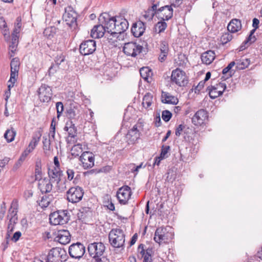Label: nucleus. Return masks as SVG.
Listing matches in <instances>:
<instances>
[{
	"label": "nucleus",
	"instance_id": "nucleus-1",
	"mask_svg": "<svg viewBox=\"0 0 262 262\" xmlns=\"http://www.w3.org/2000/svg\"><path fill=\"white\" fill-rule=\"evenodd\" d=\"M173 231L170 227H160L157 228L154 239L159 244L161 243H168L173 238Z\"/></svg>",
	"mask_w": 262,
	"mask_h": 262
},
{
	"label": "nucleus",
	"instance_id": "nucleus-2",
	"mask_svg": "<svg viewBox=\"0 0 262 262\" xmlns=\"http://www.w3.org/2000/svg\"><path fill=\"white\" fill-rule=\"evenodd\" d=\"M109 242L114 248H121L125 243V234L120 229H113L108 234Z\"/></svg>",
	"mask_w": 262,
	"mask_h": 262
},
{
	"label": "nucleus",
	"instance_id": "nucleus-3",
	"mask_svg": "<svg viewBox=\"0 0 262 262\" xmlns=\"http://www.w3.org/2000/svg\"><path fill=\"white\" fill-rule=\"evenodd\" d=\"M68 256L66 251L59 247L53 248L50 250L46 261L50 262H63L67 260Z\"/></svg>",
	"mask_w": 262,
	"mask_h": 262
},
{
	"label": "nucleus",
	"instance_id": "nucleus-4",
	"mask_svg": "<svg viewBox=\"0 0 262 262\" xmlns=\"http://www.w3.org/2000/svg\"><path fill=\"white\" fill-rule=\"evenodd\" d=\"M99 20L103 24L106 32L115 37L116 36V32H115L116 16L110 17L107 14H102L100 16Z\"/></svg>",
	"mask_w": 262,
	"mask_h": 262
},
{
	"label": "nucleus",
	"instance_id": "nucleus-5",
	"mask_svg": "<svg viewBox=\"0 0 262 262\" xmlns=\"http://www.w3.org/2000/svg\"><path fill=\"white\" fill-rule=\"evenodd\" d=\"M70 216L68 215L67 210L54 212L50 215V222L52 225H63L68 222Z\"/></svg>",
	"mask_w": 262,
	"mask_h": 262
},
{
	"label": "nucleus",
	"instance_id": "nucleus-6",
	"mask_svg": "<svg viewBox=\"0 0 262 262\" xmlns=\"http://www.w3.org/2000/svg\"><path fill=\"white\" fill-rule=\"evenodd\" d=\"M88 251L90 256L95 258V260L99 262L101 260L100 257L103 254L105 247L104 245L100 243H93L90 244L88 248Z\"/></svg>",
	"mask_w": 262,
	"mask_h": 262
},
{
	"label": "nucleus",
	"instance_id": "nucleus-7",
	"mask_svg": "<svg viewBox=\"0 0 262 262\" xmlns=\"http://www.w3.org/2000/svg\"><path fill=\"white\" fill-rule=\"evenodd\" d=\"M17 210L15 208L11 207L9 210L7 215V219L9 220V222L7 226V231L6 233V239H8L10 238L11 235L14 231L15 226L17 223Z\"/></svg>",
	"mask_w": 262,
	"mask_h": 262
},
{
	"label": "nucleus",
	"instance_id": "nucleus-8",
	"mask_svg": "<svg viewBox=\"0 0 262 262\" xmlns=\"http://www.w3.org/2000/svg\"><path fill=\"white\" fill-rule=\"evenodd\" d=\"M62 17L63 20L69 27L74 29L76 28L77 14L71 6H68L65 8V12Z\"/></svg>",
	"mask_w": 262,
	"mask_h": 262
},
{
	"label": "nucleus",
	"instance_id": "nucleus-9",
	"mask_svg": "<svg viewBox=\"0 0 262 262\" xmlns=\"http://www.w3.org/2000/svg\"><path fill=\"white\" fill-rule=\"evenodd\" d=\"M171 80L180 86H185L187 83V78L185 72L179 68L173 70L171 75Z\"/></svg>",
	"mask_w": 262,
	"mask_h": 262
},
{
	"label": "nucleus",
	"instance_id": "nucleus-10",
	"mask_svg": "<svg viewBox=\"0 0 262 262\" xmlns=\"http://www.w3.org/2000/svg\"><path fill=\"white\" fill-rule=\"evenodd\" d=\"M83 189L79 186L71 187L67 192V200L72 203L79 202L83 195Z\"/></svg>",
	"mask_w": 262,
	"mask_h": 262
},
{
	"label": "nucleus",
	"instance_id": "nucleus-11",
	"mask_svg": "<svg viewBox=\"0 0 262 262\" xmlns=\"http://www.w3.org/2000/svg\"><path fill=\"white\" fill-rule=\"evenodd\" d=\"M85 252L84 246L79 242L72 244L69 247V253L70 256L75 259H80Z\"/></svg>",
	"mask_w": 262,
	"mask_h": 262
},
{
	"label": "nucleus",
	"instance_id": "nucleus-12",
	"mask_svg": "<svg viewBox=\"0 0 262 262\" xmlns=\"http://www.w3.org/2000/svg\"><path fill=\"white\" fill-rule=\"evenodd\" d=\"M116 19L115 32H116V36L115 37L118 38L119 37L118 34L120 36H124V33L129 26L128 21L122 15L116 16Z\"/></svg>",
	"mask_w": 262,
	"mask_h": 262
},
{
	"label": "nucleus",
	"instance_id": "nucleus-13",
	"mask_svg": "<svg viewBox=\"0 0 262 262\" xmlns=\"http://www.w3.org/2000/svg\"><path fill=\"white\" fill-rule=\"evenodd\" d=\"M142 49V46L136 42H130L124 44L123 50L126 55L136 57L141 52Z\"/></svg>",
	"mask_w": 262,
	"mask_h": 262
},
{
	"label": "nucleus",
	"instance_id": "nucleus-14",
	"mask_svg": "<svg viewBox=\"0 0 262 262\" xmlns=\"http://www.w3.org/2000/svg\"><path fill=\"white\" fill-rule=\"evenodd\" d=\"M132 194L131 189L129 186L125 185L120 188L117 192V197L120 204H126Z\"/></svg>",
	"mask_w": 262,
	"mask_h": 262
},
{
	"label": "nucleus",
	"instance_id": "nucleus-15",
	"mask_svg": "<svg viewBox=\"0 0 262 262\" xmlns=\"http://www.w3.org/2000/svg\"><path fill=\"white\" fill-rule=\"evenodd\" d=\"M11 66V74L10 78L8 81V88L10 91V88L14 86L15 82L16 81V79L18 76V72L19 70V62L18 59L17 58H13L10 63Z\"/></svg>",
	"mask_w": 262,
	"mask_h": 262
},
{
	"label": "nucleus",
	"instance_id": "nucleus-16",
	"mask_svg": "<svg viewBox=\"0 0 262 262\" xmlns=\"http://www.w3.org/2000/svg\"><path fill=\"white\" fill-rule=\"evenodd\" d=\"M96 49V41L94 40H87L81 43L79 51L81 54L88 55L93 53Z\"/></svg>",
	"mask_w": 262,
	"mask_h": 262
},
{
	"label": "nucleus",
	"instance_id": "nucleus-17",
	"mask_svg": "<svg viewBox=\"0 0 262 262\" xmlns=\"http://www.w3.org/2000/svg\"><path fill=\"white\" fill-rule=\"evenodd\" d=\"M38 94L40 100L43 102L50 101L53 95L51 88L45 84L38 89Z\"/></svg>",
	"mask_w": 262,
	"mask_h": 262
},
{
	"label": "nucleus",
	"instance_id": "nucleus-18",
	"mask_svg": "<svg viewBox=\"0 0 262 262\" xmlns=\"http://www.w3.org/2000/svg\"><path fill=\"white\" fill-rule=\"evenodd\" d=\"M94 156L90 152L85 151L80 157L82 166L84 169L92 168L94 165Z\"/></svg>",
	"mask_w": 262,
	"mask_h": 262
},
{
	"label": "nucleus",
	"instance_id": "nucleus-19",
	"mask_svg": "<svg viewBox=\"0 0 262 262\" xmlns=\"http://www.w3.org/2000/svg\"><path fill=\"white\" fill-rule=\"evenodd\" d=\"M52 181L49 178L40 179L38 180V188L42 193H47L52 191L53 190Z\"/></svg>",
	"mask_w": 262,
	"mask_h": 262
},
{
	"label": "nucleus",
	"instance_id": "nucleus-20",
	"mask_svg": "<svg viewBox=\"0 0 262 262\" xmlns=\"http://www.w3.org/2000/svg\"><path fill=\"white\" fill-rule=\"evenodd\" d=\"M158 17L163 20H168L173 15V9L171 6L166 5L158 9L157 11Z\"/></svg>",
	"mask_w": 262,
	"mask_h": 262
},
{
	"label": "nucleus",
	"instance_id": "nucleus-21",
	"mask_svg": "<svg viewBox=\"0 0 262 262\" xmlns=\"http://www.w3.org/2000/svg\"><path fill=\"white\" fill-rule=\"evenodd\" d=\"M207 113L203 109L199 110L192 118V122L195 125H201L207 118Z\"/></svg>",
	"mask_w": 262,
	"mask_h": 262
},
{
	"label": "nucleus",
	"instance_id": "nucleus-22",
	"mask_svg": "<svg viewBox=\"0 0 262 262\" xmlns=\"http://www.w3.org/2000/svg\"><path fill=\"white\" fill-rule=\"evenodd\" d=\"M145 24L141 21H138L133 24L131 31L136 37H139L143 35L145 30Z\"/></svg>",
	"mask_w": 262,
	"mask_h": 262
},
{
	"label": "nucleus",
	"instance_id": "nucleus-23",
	"mask_svg": "<svg viewBox=\"0 0 262 262\" xmlns=\"http://www.w3.org/2000/svg\"><path fill=\"white\" fill-rule=\"evenodd\" d=\"M56 238L60 244L66 245L71 241V235L68 230H59Z\"/></svg>",
	"mask_w": 262,
	"mask_h": 262
},
{
	"label": "nucleus",
	"instance_id": "nucleus-24",
	"mask_svg": "<svg viewBox=\"0 0 262 262\" xmlns=\"http://www.w3.org/2000/svg\"><path fill=\"white\" fill-rule=\"evenodd\" d=\"M161 101L164 103L176 105L178 103L179 100L176 97L172 96L170 93L166 92H162L161 95Z\"/></svg>",
	"mask_w": 262,
	"mask_h": 262
},
{
	"label": "nucleus",
	"instance_id": "nucleus-25",
	"mask_svg": "<svg viewBox=\"0 0 262 262\" xmlns=\"http://www.w3.org/2000/svg\"><path fill=\"white\" fill-rule=\"evenodd\" d=\"M49 179L52 181H59V179L62 176V171L59 167L50 168L48 170Z\"/></svg>",
	"mask_w": 262,
	"mask_h": 262
},
{
	"label": "nucleus",
	"instance_id": "nucleus-26",
	"mask_svg": "<svg viewBox=\"0 0 262 262\" xmlns=\"http://www.w3.org/2000/svg\"><path fill=\"white\" fill-rule=\"evenodd\" d=\"M80 115V111L77 105L71 104L67 111V117L70 119H78Z\"/></svg>",
	"mask_w": 262,
	"mask_h": 262
},
{
	"label": "nucleus",
	"instance_id": "nucleus-27",
	"mask_svg": "<svg viewBox=\"0 0 262 262\" xmlns=\"http://www.w3.org/2000/svg\"><path fill=\"white\" fill-rule=\"evenodd\" d=\"M106 31L103 25L95 26L91 30V36L92 38H98L103 36Z\"/></svg>",
	"mask_w": 262,
	"mask_h": 262
},
{
	"label": "nucleus",
	"instance_id": "nucleus-28",
	"mask_svg": "<svg viewBox=\"0 0 262 262\" xmlns=\"http://www.w3.org/2000/svg\"><path fill=\"white\" fill-rule=\"evenodd\" d=\"M215 58V53L213 51L209 50L203 53L201 55V60L203 63L210 64Z\"/></svg>",
	"mask_w": 262,
	"mask_h": 262
},
{
	"label": "nucleus",
	"instance_id": "nucleus-29",
	"mask_svg": "<svg viewBox=\"0 0 262 262\" xmlns=\"http://www.w3.org/2000/svg\"><path fill=\"white\" fill-rule=\"evenodd\" d=\"M242 28V24L240 20L233 19L229 23L227 29L229 32L235 33Z\"/></svg>",
	"mask_w": 262,
	"mask_h": 262
},
{
	"label": "nucleus",
	"instance_id": "nucleus-30",
	"mask_svg": "<svg viewBox=\"0 0 262 262\" xmlns=\"http://www.w3.org/2000/svg\"><path fill=\"white\" fill-rule=\"evenodd\" d=\"M140 137V132L137 128L136 125L128 131L127 134V138L129 139L131 142H135Z\"/></svg>",
	"mask_w": 262,
	"mask_h": 262
},
{
	"label": "nucleus",
	"instance_id": "nucleus-31",
	"mask_svg": "<svg viewBox=\"0 0 262 262\" xmlns=\"http://www.w3.org/2000/svg\"><path fill=\"white\" fill-rule=\"evenodd\" d=\"M64 129L68 132L69 137L74 138L76 136L77 129L72 121L67 122Z\"/></svg>",
	"mask_w": 262,
	"mask_h": 262
},
{
	"label": "nucleus",
	"instance_id": "nucleus-32",
	"mask_svg": "<svg viewBox=\"0 0 262 262\" xmlns=\"http://www.w3.org/2000/svg\"><path fill=\"white\" fill-rule=\"evenodd\" d=\"M51 140L47 136H43L42 143L43 149L46 155H49L51 153L52 149L51 147Z\"/></svg>",
	"mask_w": 262,
	"mask_h": 262
},
{
	"label": "nucleus",
	"instance_id": "nucleus-33",
	"mask_svg": "<svg viewBox=\"0 0 262 262\" xmlns=\"http://www.w3.org/2000/svg\"><path fill=\"white\" fill-rule=\"evenodd\" d=\"M153 102V96L151 94L148 93H146L143 98L142 105L143 106L147 109L149 108Z\"/></svg>",
	"mask_w": 262,
	"mask_h": 262
},
{
	"label": "nucleus",
	"instance_id": "nucleus-34",
	"mask_svg": "<svg viewBox=\"0 0 262 262\" xmlns=\"http://www.w3.org/2000/svg\"><path fill=\"white\" fill-rule=\"evenodd\" d=\"M167 27V23L164 20L158 22L155 24L153 31L155 33H160L163 32Z\"/></svg>",
	"mask_w": 262,
	"mask_h": 262
},
{
	"label": "nucleus",
	"instance_id": "nucleus-35",
	"mask_svg": "<svg viewBox=\"0 0 262 262\" xmlns=\"http://www.w3.org/2000/svg\"><path fill=\"white\" fill-rule=\"evenodd\" d=\"M41 136L39 133L34 135L27 147L33 151L39 142Z\"/></svg>",
	"mask_w": 262,
	"mask_h": 262
},
{
	"label": "nucleus",
	"instance_id": "nucleus-36",
	"mask_svg": "<svg viewBox=\"0 0 262 262\" xmlns=\"http://www.w3.org/2000/svg\"><path fill=\"white\" fill-rule=\"evenodd\" d=\"M56 183V186L55 187L54 189H56L55 191H57L58 192H62L64 191L67 189V181L64 180L63 181H61V178L59 179V181H54Z\"/></svg>",
	"mask_w": 262,
	"mask_h": 262
},
{
	"label": "nucleus",
	"instance_id": "nucleus-37",
	"mask_svg": "<svg viewBox=\"0 0 262 262\" xmlns=\"http://www.w3.org/2000/svg\"><path fill=\"white\" fill-rule=\"evenodd\" d=\"M15 135L16 132L13 128H11L6 130L4 134V137L8 142H11L14 140Z\"/></svg>",
	"mask_w": 262,
	"mask_h": 262
},
{
	"label": "nucleus",
	"instance_id": "nucleus-38",
	"mask_svg": "<svg viewBox=\"0 0 262 262\" xmlns=\"http://www.w3.org/2000/svg\"><path fill=\"white\" fill-rule=\"evenodd\" d=\"M140 73L141 76L145 80H147L148 77L152 75V72L148 67H143L140 69Z\"/></svg>",
	"mask_w": 262,
	"mask_h": 262
},
{
	"label": "nucleus",
	"instance_id": "nucleus-39",
	"mask_svg": "<svg viewBox=\"0 0 262 262\" xmlns=\"http://www.w3.org/2000/svg\"><path fill=\"white\" fill-rule=\"evenodd\" d=\"M209 96L212 99H215L221 95V91L216 90L215 86L208 87Z\"/></svg>",
	"mask_w": 262,
	"mask_h": 262
},
{
	"label": "nucleus",
	"instance_id": "nucleus-40",
	"mask_svg": "<svg viewBox=\"0 0 262 262\" xmlns=\"http://www.w3.org/2000/svg\"><path fill=\"white\" fill-rule=\"evenodd\" d=\"M237 67L239 69H244L250 64V60L247 58H243L237 61Z\"/></svg>",
	"mask_w": 262,
	"mask_h": 262
},
{
	"label": "nucleus",
	"instance_id": "nucleus-41",
	"mask_svg": "<svg viewBox=\"0 0 262 262\" xmlns=\"http://www.w3.org/2000/svg\"><path fill=\"white\" fill-rule=\"evenodd\" d=\"M72 154L73 156H78L82 151V145L81 144H77L74 145L71 149Z\"/></svg>",
	"mask_w": 262,
	"mask_h": 262
},
{
	"label": "nucleus",
	"instance_id": "nucleus-42",
	"mask_svg": "<svg viewBox=\"0 0 262 262\" xmlns=\"http://www.w3.org/2000/svg\"><path fill=\"white\" fill-rule=\"evenodd\" d=\"M21 26V19L19 17H17L16 19V21L14 25V28L13 29V31L12 34L18 35L20 32Z\"/></svg>",
	"mask_w": 262,
	"mask_h": 262
},
{
	"label": "nucleus",
	"instance_id": "nucleus-43",
	"mask_svg": "<svg viewBox=\"0 0 262 262\" xmlns=\"http://www.w3.org/2000/svg\"><path fill=\"white\" fill-rule=\"evenodd\" d=\"M152 253V250L151 249H147L146 250V252L142 254V256L143 257V262H152L151 259V254Z\"/></svg>",
	"mask_w": 262,
	"mask_h": 262
},
{
	"label": "nucleus",
	"instance_id": "nucleus-44",
	"mask_svg": "<svg viewBox=\"0 0 262 262\" xmlns=\"http://www.w3.org/2000/svg\"><path fill=\"white\" fill-rule=\"evenodd\" d=\"M92 212L89 208H82L80 212L78 213V217L84 220L87 217L91 216Z\"/></svg>",
	"mask_w": 262,
	"mask_h": 262
},
{
	"label": "nucleus",
	"instance_id": "nucleus-45",
	"mask_svg": "<svg viewBox=\"0 0 262 262\" xmlns=\"http://www.w3.org/2000/svg\"><path fill=\"white\" fill-rule=\"evenodd\" d=\"M55 30L54 27H48L45 29L43 33L48 38H51L55 34Z\"/></svg>",
	"mask_w": 262,
	"mask_h": 262
},
{
	"label": "nucleus",
	"instance_id": "nucleus-46",
	"mask_svg": "<svg viewBox=\"0 0 262 262\" xmlns=\"http://www.w3.org/2000/svg\"><path fill=\"white\" fill-rule=\"evenodd\" d=\"M160 50L161 52H163L164 54H168L169 52L168 42L165 40L162 41L160 45Z\"/></svg>",
	"mask_w": 262,
	"mask_h": 262
},
{
	"label": "nucleus",
	"instance_id": "nucleus-47",
	"mask_svg": "<svg viewBox=\"0 0 262 262\" xmlns=\"http://www.w3.org/2000/svg\"><path fill=\"white\" fill-rule=\"evenodd\" d=\"M56 108L57 110V117L59 118L64 110L63 103L61 102H57L56 103Z\"/></svg>",
	"mask_w": 262,
	"mask_h": 262
},
{
	"label": "nucleus",
	"instance_id": "nucleus-48",
	"mask_svg": "<svg viewBox=\"0 0 262 262\" xmlns=\"http://www.w3.org/2000/svg\"><path fill=\"white\" fill-rule=\"evenodd\" d=\"M171 116L172 114L169 111L165 110L162 112V118L163 120L165 122H168V121H169V120L171 118Z\"/></svg>",
	"mask_w": 262,
	"mask_h": 262
},
{
	"label": "nucleus",
	"instance_id": "nucleus-49",
	"mask_svg": "<svg viewBox=\"0 0 262 262\" xmlns=\"http://www.w3.org/2000/svg\"><path fill=\"white\" fill-rule=\"evenodd\" d=\"M155 14H156L152 12V11H151L149 9H148L145 12V14L143 15V17L147 20H150L153 18V17Z\"/></svg>",
	"mask_w": 262,
	"mask_h": 262
},
{
	"label": "nucleus",
	"instance_id": "nucleus-50",
	"mask_svg": "<svg viewBox=\"0 0 262 262\" xmlns=\"http://www.w3.org/2000/svg\"><path fill=\"white\" fill-rule=\"evenodd\" d=\"M232 39V35L228 33H225L221 37V40L223 44H225L231 40Z\"/></svg>",
	"mask_w": 262,
	"mask_h": 262
},
{
	"label": "nucleus",
	"instance_id": "nucleus-51",
	"mask_svg": "<svg viewBox=\"0 0 262 262\" xmlns=\"http://www.w3.org/2000/svg\"><path fill=\"white\" fill-rule=\"evenodd\" d=\"M170 147L169 146H162L161 152L160 156L161 159H165L167 157L166 155Z\"/></svg>",
	"mask_w": 262,
	"mask_h": 262
},
{
	"label": "nucleus",
	"instance_id": "nucleus-52",
	"mask_svg": "<svg viewBox=\"0 0 262 262\" xmlns=\"http://www.w3.org/2000/svg\"><path fill=\"white\" fill-rule=\"evenodd\" d=\"M32 151L30 149V148H28V147L26 148V149L24 151V152L21 154L19 159V161L23 162L24 161L26 158L27 157V156Z\"/></svg>",
	"mask_w": 262,
	"mask_h": 262
},
{
	"label": "nucleus",
	"instance_id": "nucleus-53",
	"mask_svg": "<svg viewBox=\"0 0 262 262\" xmlns=\"http://www.w3.org/2000/svg\"><path fill=\"white\" fill-rule=\"evenodd\" d=\"M0 28L4 29V35L6 37V36L8 35V30L7 29V26L6 21L3 18H1L0 20Z\"/></svg>",
	"mask_w": 262,
	"mask_h": 262
},
{
	"label": "nucleus",
	"instance_id": "nucleus-54",
	"mask_svg": "<svg viewBox=\"0 0 262 262\" xmlns=\"http://www.w3.org/2000/svg\"><path fill=\"white\" fill-rule=\"evenodd\" d=\"M55 62L56 64L59 66L64 60V56L63 55V53L61 52L59 54H57L55 58Z\"/></svg>",
	"mask_w": 262,
	"mask_h": 262
},
{
	"label": "nucleus",
	"instance_id": "nucleus-55",
	"mask_svg": "<svg viewBox=\"0 0 262 262\" xmlns=\"http://www.w3.org/2000/svg\"><path fill=\"white\" fill-rule=\"evenodd\" d=\"M214 86L216 88V90H217L218 91H221V95L223 94V92L225 90L226 88V84L223 82H220Z\"/></svg>",
	"mask_w": 262,
	"mask_h": 262
},
{
	"label": "nucleus",
	"instance_id": "nucleus-56",
	"mask_svg": "<svg viewBox=\"0 0 262 262\" xmlns=\"http://www.w3.org/2000/svg\"><path fill=\"white\" fill-rule=\"evenodd\" d=\"M235 64V62L234 61L231 62L227 67L225 68L222 71V73L224 75H226L229 72L230 69Z\"/></svg>",
	"mask_w": 262,
	"mask_h": 262
},
{
	"label": "nucleus",
	"instance_id": "nucleus-57",
	"mask_svg": "<svg viewBox=\"0 0 262 262\" xmlns=\"http://www.w3.org/2000/svg\"><path fill=\"white\" fill-rule=\"evenodd\" d=\"M50 203V200L47 199L46 198L43 197L39 203V205L42 207H47Z\"/></svg>",
	"mask_w": 262,
	"mask_h": 262
},
{
	"label": "nucleus",
	"instance_id": "nucleus-58",
	"mask_svg": "<svg viewBox=\"0 0 262 262\" xmlns=\"http://www.w3.org/2000/svg\"><path fill=\"white\" fill-rule=\"evenodd\" d=\"M9 161V158H5L2 160H0V172L2 171L3 168L8 163Z\"/></svg>",
	"mask_w": 262,
	"mask_h": 262
},
{
	"label": "nucleus",
	"instance_id": "nucleus-59",
	"mask_svg": "<svg viewBox=\"0 0 262 262\" xmlns=\"http://www.w3.org/2000/svg\"><path fill=\"white\" fill-rule=\"evenodd\" d=\"M256 40V38L255 36L252 35L251 34H249L248 37L247 39L244 42L245 44H249L251 45L252 43L254 42Z\"/></svg>",
	"mask_w": 262,
	"mask_h": 262
},
{
	"label": "nucleus",
	"instance_id": "nucleus-60",
	"mask_svg": "<svg viewBox=\"0 0 262 262\" xmlns=\"http://www.w3.org/2000/svg\"><path fill=\"white\" fill-rule=\"evenodd\" d=\"M21 235V233L20 231L15 232L13 235L11 237V239L14 242H16L18 241Z\"/></svg>",
	"mask_w": 262,
	"mask_h": 262
},
{
	"label": "nucleus",
	"instance_id": "nucleus-61",
	"mask_svg": "<svg viewBox=\"0 0 262 262\" xmlns=\"http://www.w3.org/2000/svg\"><path fill=\"white\" fill-rule=\"evenodd\" d=\"M17 45H14L13 43H11L9 45V54L10 55V56L12 57L13 56V54L14 53L15 51L16 50Z\"/></svg>",
	"mask_w": 262,
	"mask_h": 262
},
{
	"label": "nucleus",
	"instance_id": "nucleus-62",
	"mask_svg": "<svg viewBox=\"0 0 262 262\" xmlns=\"http://www.w3.org/2000/svg\"><path fill=\"white\" fill-rule=\"evenodd\" d=\"M58 69V66L57 64L56 66L53 65L51 66L48 71L49 75L50 76L53 75L57 71Z\"/></svg>",
	"mask_w": 262,
	"mask_h": 262
},
{
	"label": "nucleus",
	"instance_id": "nucleus-63",
	"mask_svg": "<svg viewBox=\"0 0 262 262\" xmlns=\"http://www.w3.org/2000/svg\"><path fill=\"white\" fill-rule=\"evenodd\" d=\"M67 173L68 176V179L69 181H71L73 179L75 174L74 170L68 169L67 170Z\"/></svg>",
	"mask_w": 262,
	"mask_h": 262
},
{
	"label": "nucleus",
	"instance_id": "nucleus-64",
	"mask_svg": "<svg viewBox=\"0 0 262 262\" xmlns=\"http://www.w3.org/2000/svg\"><path fill=\"white\" fill-rule=\"evenodd\" d=\"M112 170V167L109 165L105 166L101 168L99 170V172L107 173Z\"/></svg>",
	"mask_w": 262,
	"mask_h": 262
}]
</instances>
